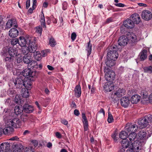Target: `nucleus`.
Wrapping results in <instances>:
<instances>
[{"mask_svg": "<svg viewBox=\"0 0 152 152\" xmlns=\"http://www.w3.org/2000/svg\"><path fill=\"white\" fill-rule=\"evenodd\" d=\"M113 21V19L112 18H107L106 20V23H108Z\"/></svg>", "mask_w": 152, "mask_h": 152, "instance_id": "obj_63", "label": "nucleus"}, {"mask_svg": "<svg viewBox=\"0 0 152 152\" xmlns=\"http://www.w3.org/2000/svg\"><path fill=\"white\" fill-rule=\"evenodd\" d=\"M121 105L124 107H127L130 103V100L128 97H122L120 99Z\"/></svg>", "mask_w": 152, "mask_h": 152, "instance_id": "obj_13", "label": "nucleus"}, {"mask_svg": "<svg viewBox=\"0 0 152 152\" xmlns=\"http://www.w3.org/2000/svg\"><path fill=\"white\" fill-rule=\"evenodd\" d=\"M4 60L6 63V66L7 70L11 71L13 68V62L14 60V57L9 55L4 57Z\"/></svg>", "mask_w": 152, "mask_h": 152, "instance_id": "obj_3", "label": "nucleus"}, {"mask_svg": "<svg viewBox=\"0 0 152 152\" xmlns=\"http://www.w3.org/2000/svg\"><path fill=\"white\" fill-rule=\"evenodd\" d=\"M32 82L30 79L26 78V79L23 80V86L25 87L24 88H26L30 89L31 88Z\"/></svg>", "mask_w": 152, "mask_h": 152, "instance_id": "obj_25", "label": "nucleus"}, {"mask_svg": "<svg viewBox=\"0 0 152 152\" xmlns=\"http://www.w3.org/2000/svg\"><path fill=\"white\" fill-rule=\"evenodd\" d=\"M11 44L14 46L18 43L19 44V40L17 38L12 39L11 40Z\"/></svg>", "mask_w": 152, "mask_h": 152, "instance_id": "obj_48", "label": "nucleus"}, {"mask_svg": "<svg viewBox=\"0 0 152 152\" xmlns=\"http://www.w3.org/2000/svg\"><path fill=\"white\" fill-rule=\"evenodd\" d=\"M126 93V91L123 88H119L114 93V96L120 97L124 95Z\"/></svg>", "mask_w": 152, "mask_h": 152, "instance_id": "obj_23", "label": "nucleus"}, {"mask_svg": "<svg viewBox=\"0 0 152 152\" xmlns=\"http://www.w3.org/2000/svg\"><path fill=\"white\" fill-rule=\"evenodd\" d=\"M12 84L17 88H20L23 87V80L21 77H18L12 80Z\"/></svg>", "mask_w": 152, "mask_h": 152, "instance_id": "obj_7", "label": "nucleus"}, {"mask_svg": "<svg viewBox=\"0 0 152 152\" xmlns=\"http://www.w3.org/2000/svg\"><path fill=\"white\" fill-rule=\"evenodd\" d=\"M48 50H43L41 52L42 55L43 57H45L47 55Z\"/></svg>", "mask_w": 152, "mask_h": 152, "instance_id": "obj_58", "label": "nucleus"}, {"mask_svg": "<svg viewBox=\"0 0 152 152\" xmlns=\"http://www.w3.org/2000/svg\"><path fill=\"white\" fill-rule=\"evenodd\" d=\"M23 48H21V52L25 55H28L27 54L30 51L29 50V47H22Z\"/></svg>", "mask_w": 152, "mask_h": 152, "instance_id": "obj_44", "label": "nucleus"}, {"mask_svg": "<svg viewBox=\"0 0 152 152\" xmlns=\"http://www.w3.org/2000/svg\"><path fill=\"white\" fill-rule=\"evenodd\" d=\"M49 44L51 47H54L56 44V42L54 38L51 37L49 39Z\"/></svg>", "mask_w": 152, "mask_h": 152, "instance_id": "obj_45", "label": "nucleus"}, {"mask_svg": "<svg viewBox=\"0 0 152 152\" xmlns=\"http://www.w3.org/2000/svg\"><path fill=\"white\" fill-rule=\"evenodd\" d=\"M104 88L107 92H110L114 89V86L113 84H110V83H107L105 84Z\"/></svg>", "mask_w": 152, "mask_h": 152, "instance_id": "obj_32", "label": "nucleus"}, {"mask_svg": "<svg viewBox=\"0 0 152 152\" xmlns=\"http://www.w3.org/2000/svg\"><path fill=\"white\" fill-rule=\"evenodd\" d=\"M132 148L136 152H138L141 148L142 143L138 140L134 141V142L132 143Z\"/></svg>", "mask_w": 152, "mask_h": 152, "instance_id": "obj_10", "label": "nucleus"}, {"mask_svg": "<svg viewBox=\"0 0 152 152\" xmlns=\"http://www.w3.org/2000/svg\"><path fill=\"white\" fill-rule=\"evenodd\" d=\"M36 31L37 33H39L41 35L42 31V26H39L36 28Z\"/></svg>", "mask_w": 152, "mask_h": 152, "instance_id": "obj_50", "label": "nucleus"}, {"mask_svg": "<svg viewBox=\"0 0 152 152\" xmlns=\"http://www.w3.org/2000/svg\"><path fill=\"white\" fill-rule=\"evenodd\" d=\"M138 126L136 124L128 123L125 127V130L128 132H135L138 129Z\"/></svg>", "mask_w": 152, "mask_h": 152, "instance_id": "obj_5", "label": "nucleus"}, {"mask_svg": "<svg viewBox=\"0 0 152 152\" xmlns=\"http://www.w3.org/2000/svg\"><path fill=\"white\" fill-rule=\"evenodd\" d=\"M118 135V134L116 132H115L114 133L112 134L111 137L115 141H116L117 140L118 137H117V136Z\"/></svg>", "mask_w": 152, "mask_h": 152, "instance_id": "obj_52", "label": "nucleus"}, {"mask_svg": "<svg viewBox=\"0 0 152 152\" xmlns=\"http://www.w3.org/2000/svg\"><path fill=\"white\" fill-rule=\"evenodd\" d=\"M137 42V39L136 35L134 34H131L130 36L129 43L131 45H135Z\"/></svg>", "mask_w": 152, "mask_h": 152, "instance_id": "obj_27", "label": "nucleus"}, {"mask_svg": "<svg viewBox=\"0 0 152 152\" xmlns=\"http://www.w3.org/2000/svg\"><path fill=\"white\" fill-rule=\"evenodd\" d=\"M10 145L9 143L3 142L1 143L0 146L1 151L7 152L10 150Z\"/></svg>", "mask_w": 152, "mask_h": 152, "instance_id": "obj_14", "label": "nucleus"}, {"mask_svg": "<svg viewBox=\"0 0 152 152\" xmlns=\"http://www.w3.org/2000/svg\"><path fill=\"white\" fill-rule=\"evenodd\" d=\"M19 34L18 30L16 28H12L9 31V36L12 38L16 37Z\"/></svg>", "mask_w": 152, "mask_h": 152, "instance_id": "obj_22", "label": "nucleus"}, {"mask_svg": "<svg viewBox=\"0 0 152 152\" xmlns=\"http://www.w3.org/2000/svg\"><path fill=\"white\" fill-rule=\"evenodd\" d=\"M23 76L26 78L30 77H33L35 76L36 72L32 71L30 69L27 68L24 69L23 71Z\"/></svg>", "mask_w": 152, "mask_h": 152, "instance_id": "obj_6", "label": "nucleus"}, {"mask_svg": "<svg viewBox=\"0 0 152 152\" xmlns=\"http://www.w3.org/2000/svg\"><path fill=\"white\" fill-rule=\"evenodd\" d=\"M43 15L42 16L41 19L40 20V22H41V25L42 26L43 28H46V26L45 25V18L44 16V14L42 12Z\"/></svg>", "mask_w": 152, "mask_h": 152, "instance_id": "obj_43", "label": "nucleus"}, {"mask_svg": "<svg viewBox=\"0 0 152 152\" xmlns=\"http://www.w3.org/2000/svg\"><path fill=\"white\" fill-rule=\"evenodd\" d=\"M138 136L140 140H145L148 138L146 136V132L143 131H140L138 134Z\"/></svg>", "mask_w": 152, "mask_h": 152, "instance_id": "obj_31", "label": "nucleus"}, {"mask_svg": "<svg viewBox=\"0 0 152 152\" xmlns=\"http://www.w3.org/2000/svg\"><path fill=\"white\" fill-rule=\"evenodd\" d=\"M14 113L17 115L21 114L23 111L22 107L16 106L14 108Z\"/></svg>", "mask_w": 152, "mask_h": 152, "instance_id": "obj_34", "label": "nucleus"}, {"mask_svg": "<svg viewBox=\"0 0 152 152\" xmlns=\"http://www.w3.org/2000/svg\"><path fill=\"white\" fill-rule=\"evenodd\" d=\"M115 5L117 7H124L125 6L124 4L121 3L115 4Z\"/></svg>", "mask_w": 152, "mask_h": 152, "instance_id": "obj_59", "label": "nucleus"}, {"mask_svg": "<svg viewBox=\"0 0 152 152\" xmlns=\"http://www.w3.org/2000/svg\"><path fill=\"white\" fill-rule=\"evenodd\" d=\"M7 94L9 96H11L16 94V91L13 88H10L7 91Z\"/></svg>", "mask_w": 152, "mask_h": 152, "instance_id": "obj_46", "label": "nucleus"}, {"mask_svg": "<svg viewBox=\"0 0 152 152\" xmlns=\"http://www.w3.org/2000/svg\"><path fill=\"white\" fill-rule=\"evenodd\" d=\"M21 119L23 122H25L27 120L28 117L27 115H22L21 116Z\"/></svg>", "mask_w": 152, "mask_h": 152, "instance_id": "obj_51", "label": "nucleus"}, {"mask_svg": "<svg viewBox=\"0 0 152 152\" xmlns=\"http://www.w3.org/2000/svg\"><path fill=\"white\" fill-rule=\"evenodd\" d=\"M29 89L26 88H23L21 91V94L22 97L24 98H27L29 96V93L28 91Z\"/></svg>", "mask_w": 152, "mask_h": 152, "instance_id": "obj_33", "label": "nucleus"}, {"mask_svg": "<svg viewBox=\"0 0 152 152\" xmlns=\"http://www.w3.org/2000/svg\"><path fill=\"white\" fill-rule=\"evenodd\" d=\"M35 52V51L33 53H34V55L35 56V58L39 57V56H40L41 55L40 52L38 51H37L36 52Z\"/></svg>", "mask_w": 152, "mask_h": 152, "instance_id": "obj_55", "label": "nucleus"}, {"mask_svg": "<svg viewBox=\"0 0 152 152\" xmlns=\"http://www.w3.org/2000/svg\"><path fill=\"white\" fill-rule=\"evenodd\" d=\"M144 72L145 73H152V66H150L143 68Z\"/></svg>", "mask_w": 152, "mask_h": 152, "instance_id": "obj_41", "label": "nucleus"}, {"mask_svg": "<svg viewBox=\"0 0 152 152\" xmlns=\"http://www.w3.org/2000/svg\"><path fill=\"white\" fill-rule=\"evenodd\" d=\"M149 100V97H146L145 98H142L141 102L144 103H147Z\"/></svg>", "mask_w": 152, "mask_h": 152, "instance_id": "obj_57", "label": "nucleus"}, {"mask_svg": "<svg viewBox=\"0 0 152 152\" xmlns=\"http://www.w3.org/2000/svg\"><path fill=\"white\" fill-rule=\"evenodd\" d=\"M109 51L110 52H116L118 49L117 46L115 45H112L108 48Z\"/></svg>", "mask_w": 152, "mask_h": 152, "instance_id": "obj_35", "label": "nucleus"}, {"mask_svg": "<svg viewBox=\"0 0 152 152\" xmlns=\"http://www.w3.org/2000/svg\"><path fill=\"white\" fill-rule=\"evenodd\" d=\"M122 147L124 148H129V149L132 148V142H130L128 140L125 139L121 141Z\"/></svg>", "mask_w": 152, "mask_h": 152, "instance_id": "obj_21", "label": "nucleus"}, {"mask_svg": "<svg viewBox=\"0 0 152 152\" xmlns=\"http://www.w3.org/2000/svg\"><path fill=\"white\" fill-rule=\"evenodd\" d=\"M30 6V0H27L26 3V8L28 9Z\"/></svg>", "mask_w": 152, "mask_h": 152, "instance_id": "obj_61", "label": "nucleus"}, {"mask_svg": "<svg viewBox=\"0 0 152 152\" xmlns=\"http://www.w3.org/2000/svg\"><path fill=\"white\" fill-rule=\"evenodd\" d=\"M8 51V49H7L5 48H3L1 53V55L3 56L4 58L8 56V55H9Z\"/></svg>", "mask_w": 152, "mask_h": 152, "instance_id": "obj_42", "label": "nucleus"}, {"mask_svg": "<svg viewBox=\"0 0 152 152\" xmlns=\"http://www.w3.org/2000/svg\"><path fill=\"white\" fill-rule=\"evenodd\" d=\"M128 136V134L127 132L125 131H121L119 134V137L121 139L124 140L125 139H126Z\"/></svg>", "mask_w": 152, "mask_h": 152, "instance_id": "obj_38", "label": "nucleus"}, {"mask_svg": "<svg viewBox=\"0 0 152 152\" xmlns=\"http://www.w3.org/2000/svg\"><path fill=\"white\" fill-rule=\"evenodd\" d=\"M92 50V45L90 43V41L88 43V45L86 47V50L87 51V56L88 57L91 53Z\"/></svg>", "mask_w": 152, "mask_h": 152, "instance_id": "obj_39", "label": "nucleus"}, {"mask_svg": "<svg viewBox=\"0 0 152 152\" xmlns=\"http://www.w3.org/2000/svg\"><path fill=\"white\" fill-rule=\"evenodd\" d=\"M62 9L63 10H65L67 9V3L66 2H64L62 4Z\"/></svg>", "mask_w": 152, "mask_h": 152, "instance_id": "obj_56", "label": "nucleus"}, {"mask_svg": "<svg viewBox=\"0 0 152 152\" xmlns=\"http://www.w3.org/2000/svg\"><path fill=\"white\" fill-rule=\"evenodd\" d=\"M123 25L125 27L129 29L132 28L134 26V23L131 19H126L123 22Z\"/></svg>", "mask_w": 152, "mask_h": 152, "instance_id": "obj_15", "label": "nucleus"}, {"mask_svg": "<svg viewBox=\"0 0 152 152\" xmlns=\"http://www.w3.org/2000/svg\"><path fill=\"white\" fill-rule=\"evenodd\" d=\"M115 61L114 60L107 59V60L105 62L106 64L109 67H111L115 65Z\"/></svg>", "mask_w": 152, "mask_h": 152, "instance_id": "obj_37", "label": "nucleus"}, {"mask_svg": "<svg viewBox=\"0 0 152 152\" xmlns=\"http://www.w3.org/2000/svg\"><path fill=\"white\" fill-rule=\"evenodd\" d=\"M19 139V138L17 136H15L11 138H10L9 140H17Z\"/></svg>", "mask_w": 152, "mask_h": 152, "instance_id": "obj_62", "label": "nucleus"}, {"mask_svg": "<svg viewBox=\"0 0 152 152\" xmlns=\"http://www.w3.org/2000/svg\"><path fill=\"white\" fill-rule=\"evenodd\" d=\"M141 17L142 19L148 21L150 20L152 18L151 12L147 10H144L142 12Z\"/></svg>", "mask_w": 152, "mask_h": 152, "instance_id": "obj_8", "label": "nucleus"}, {"mask_svg": "<svg viewBox=\"0 0 152 152\" xmlns=\"http://www.w3.org/2000/svg\"><path fill=\"white\" fill-rule=\"evenodd\" d=\"M130 18L132 20L134 24H138L141 20L139 15L137 13L132 14Z\"/></svg>", "mask_w": 152, "mask_h": 152, "instance_id": "obj_18", "label": "nucleus"}, {"mask_svg": "<svg viewBox=\"0 0 152 152\" xmlns=\"http://www.w3.org/2000/svg\"><path fill=\"white\" fill-rule=\"evenodd\" d=\"M20 41L19 45L21 47H24L26 44L29 45V50L31 53H34L36 51L37 47L35 41H31L30 37H26L25 38L23 37H19Z\"/></svg>", "mask_w": 152, "mask_h": 152, "instance_id": "obj_1", "label": "nucleus"}, {"mask_svg": "<svg viewBox=\"0 0 152 152\" xmlns=\"http://www.w3.org/2000/svg\"><path fill=\"white\" fill-rule=\"evenodd\" d=\"M76 36L77 35L75 32H74L72 33L71 35V38L72 41H74L75 39Z\"/></svg>", "mask_w": 152, "mask_h": 152, "instance_id": "obj_53", "label": "nucleus"}, {"mask_svg": "<svg viewBox=\"0 0 152 152\" xmlns=\"http://www.w3.org/2000/svg\"><path fill=\"white\" fill-rule=\"evenodd\" d=\"M23 110L26 113H32L34 110L33 106L30 105L27 102L25 103L23 106Z\"/></svg>", "mask_w": 152, "mask_h": 152, "instance_id": "obj_12", "label": "nucleus"}, {"mask_svg": "<svg viewBox=\"0 0 152 152\" xmlns=\"http://www.w3.org/2000/svg\"><path fill=\"white\" fill-rule=\"evenodd\" d=\"M114 119L113 115L110 112L108 113V117L107 119L108 122L109 123H111L113 121Z\"/></svg>", "mask_w": 152, "mask_h": 152, "instance_id": "obj_49", "label": "nucleus"}, {"mask_svg": "<svg viewBox=\"0 0 152 152\" xmlns=\"http://www.w3.org/2000/svg\"><path fill=\"white\" fill-rule=\"evenodd\" d=\"M74 114L76 116H78L80 114L79 111L77 109L75 110L74 111Z\"/></svg>", "mask_w": 152, "mask_h": 152, "instance_id": "obj_64", "label": "nucleus"}, {"mask_svg": "<svg viewBox=\"0 0 152 152\" xmlns=\"http://www.w3.org/2000/svg\"><path fill=\"white\" fill-rule=\"evenodd\" d=\"M8 126L6 127L3 130V132L5 134H7L8 133H10L12 132L14 130V129L10 125H9Z\"/></svg>", "mask_w": 152, "mask_h": 152, "instance_id": "obj_36", "label": "nucleus"}, {"mask_svg": "<svg viewBox=\"0 0 152 152\" xmlns=\"http://www.w3.org/2000/svg\"><path fill=\"white\" fill-rule=\"evenodd\" d=\"M23 57L21 56H18L17 58V62L20 63L22 62L23 61Z\"/></svg>", "mask_w": 152, "mask_h": 152, "instance_id": "obj_54", "label": "nucleus"}, {"mask_svg": "<svg viewBox=\"0 0 152 152\" xmlns=\"http://www.w3.org/2000/svg\"><path fill=\"white\" fill-rule=\"evenodd\" d=\"M56 135L57 137L60 139L61 138L62 136L61 134L59 132H56Z\"/></svg>", "mask_w": 152, "mask_h": 152, "instance_id": "obj_60", "label": "nucleus"}, {"mask_svg": "<svg viewBox=\"0 0 152 152\" xmlns=\"http://www.w3.org/2000/svg\"><path fill=\"white\" fill-rule=\"evenodd\" d=\"M137 136L135 132L131 133L128 136L130 142H132L136 139Z\"/></svg>", "mask_w": 152, "mask_h": 152, "instance_id": "obj_40", "label": "nucleus"}, {"mask_svg": "<svg viewBox=\"0 0 152 152\" xmlns=\"http://www.w3.org/2000/svg\"><path fill=\"white\" fill-rule=\"evenodd\" d=\"M115 73L112 70H110L107 72L105 75V77L107 80L112 81L115 78Z\"/></svg>", "mask_w": 152, "mask_h": 152, "instance_id": "obj_9", "label": "nucleus"}, {"mask_svg": "<svg viewBox=\"0 0 152 152\" xmlns=\"http://www.w3.org/2000/svg\"><path fill=\"white\" fill-rule=\"evenodd\" d=\"M128 40L127 36L123 35L121 36L118 40V44L120 46H124L127 44Z\"/></svg>", "mask_w": 152, "mask_h": 152, "instance_id": "obj_11", "label": "nucleus"}, {"mask_svg": "<svg viewBox=\"0 0 152 152\" xmlns=\"http://www.w3.org/2000/svg\"><path fill=\"white\" fill-rule=\"evenodd\" d=\"M75 95L77 98L80 97L81 95V87L79 85H77L75 89Z\"/></svg>", "mask_w": 152, "mask_h": 152, "instance_id": "obj_30", "label": "nucleus"}, {"mask_svg": "<svg viewBox=\"0 0 152 152\" xmlns=\"http://www.w3.org/2000/svg\"><path fill=\"white\" fill-rule=\"evenodd\" d=\"M141 97L137 94H135L132 96L130 99V101L133 104L137 103L140 100Z\"/></svg>", "mask_w": 152, "mask_h": 152, "instance_id": "obj_26", "label": "nucleus"}, {"mask_svg": "<svg viewBox=\"0 0 152 152\" xmlns=\"http://www.w3.org/2000/svg\"><path fill=\"white\" fill-rule=\"evenodd\" d=\"M21 96H19L18 95H16L15 98V102L17 104L20 103L21 102Z\"/></svg>", "mask_w": 152, "mask_h": 152, "instance_id": "obj_47", "label": "nucleus"}, {"mask_svg": "<svg viewBox=\"0 0 152 152\" xmlns=\"http://www.w3.org/2000/svg\"><path fill=\"white\" fill-rule=\"evenodd\" d=\"M12 26L15 27L17 26L16 20L14 19H11L8 20L6 24L5 28H10Z\"/></svg>", "mask_w": 152, "mask_h": 152, "instance_id": "obj_16", "label": "nucleus"}, {"mask_svg": "<svg viewBox=\"0 0 152 152\" xmlns=\"http://www.w3.org/2000/svg\"><path fill=\"white\" fill-rule=\"evenodd\" d=\"M82 118L83 119L82 121L83 124L84 130L85 131H86L88 130V121L85 114L83 113H82Z\"/></svg>", "mask_w": 152, "mask_h": 152, "instance_id": "obj_24", "label": "nucleus"}, {"mask_svg": "<svg viewBox=\"0 0 152 152\" xmlns=\"http://www.w3.org/2000/svg\"><path fill=\"white\" fill-rule=\"evenodd\" d=\"M149 118L148 115L139 120L138 124L140 129L144 128L148 125L149 123L151 122Z\"/></svg>", "mask_w": 152, "mask_h": 152, "instance_id": "obj_2", "label": "nucleus"}, {"mask_svg": "<svg viewBox=\"0 0 152 152\" xmlns=\"http://www.w3.org/2000/svg\"><path fill=\"white\" fill-rule=\"evenodd\" d=\"M147 56V51L146 49L142 50L139 55L140 61H142L146 59Z\"/></svg>", "mask_w": 152, "mask_h": 152, "instance_id": "obj_20", "label": "nucleus"}, {"mask_svg": "<svg viewBox=\"0 0 152 152\" xmlns=\"http://www.w3.org/2000/svg\"><path fill=\"white\" fill-rule=\"evenodd\" d=\"M9 55L14 57L17 56L18 51L16 48L14 47H10L8 48Z\"/></svg>", "mask_w": 152, "mask_h": 152, "instance_id": "obj_17", "label": "nucleus"}, {"mask_svg": "<svg viewBox=\"0 0 152 152\" xmlns=\"http://www.w3.org/2000/svg\"><path fill=\"white\" fill-rule=\"evenodd\" d=\"M13 148L15 149V152H21L22 150L24 149V147L20 144L13 145Z\"/></svg>", "mask_w": 152, "mask_h": 152, "instance_id": "obj_29", "label": "nucleus"}, {"mask_svg": "<svg viewBox=\"0 0 152 152\" xmlns=\"http://www.w3.org/2000/svg\"><path fill=\"white\" fill-rule=\"evenodd\" d=\"M118 56L117 52L113 53L108 52L107 57V59H111L116 60L118 58Z\"/></svg>", "mask_w": 152, "mask_h": 152, "instance_id": "obj_19", "label": "nucleus"}, {"mask_svg": "<svg viewBox=\"0 0 152 152\" xmlns=\"http://www.w3.org/2000/svg\"><path fill=\"white\" fill-rule=\"evenodd\" d=\"M23 61L24 63L29 64L33 62L31 56L29 55H25L23 58Z\"/></svg>", "mask_w": 152, "mask_h": 152, "instance_id": "obj_28", "label": "nucleus"}, {"mask_svg": "<svg viewBox=\"0 0 152 152\" xmlns=\"http://www.w3.org/2000/svg\"><path fill=\"white\" fill-rule=\"evenodd\" d=\"M7 124V125H10L15 128H20L21 125L20 120L18 118H15L8 121Z\"/></svg>", "mask_w": 152, "mask_h": 152, "instance_id": "obj_4", "label": "nucleus"}]
</instances>
